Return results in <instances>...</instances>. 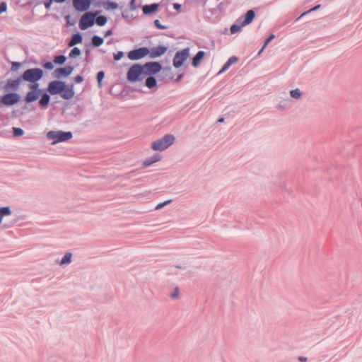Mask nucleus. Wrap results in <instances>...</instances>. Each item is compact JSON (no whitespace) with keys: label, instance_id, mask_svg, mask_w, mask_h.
Segmentation results:
<instances>
[{"label":"nucleus","instance_id":"4c0bfd02","mask_svg":"<svg viewBox=\"0 0 362 362\" xmlns=\"http://www.w3.org/2000/svg\"><path fill=\"white\" fill-rule=\"evenodd\" d=\"M320 7H321L320 4H317V5L315 6L313 8H310L308 11L303 13L298 18H297L296 21H298L300 18H302L303 16L306 15L307 13H309L310 12H313V11L318 10Z\"/></svg>","mask_w":362,"mask_h":362},{"label":"nucleus","instance_id":"f03ea898","mask_svg":"<svg viewBox=\"0 0 362 362\" xmlns=\"http://www.w3.org/2000/svg\"><path fill=\"white\" fill-rule=\"evenodd\" d=\"M145 76L144 66L140 64H134L129 69L127 78L129 82L135 83L143 80Z\"/></svg>","mask_w":362,"mask_h":362},{"label":"nucleus","instance_id":"ddd939ff","mask_svg":"<svg viewBox=\"0 0 362 362\" xmlns=\"http://www.w3.org/2000/svg\"><path fill=\"white\" fill-rule=\"evenodd\" d=\"M51 95H52L48 93L47 89L44 88L40 94V97L38 100V105L42 109L47 108L49 105Z\"/></svg>","mask_w":362,"mask_h":362},{"label":"nucleus","instance_id":"9d476101","mask_svg":"<svg viewBox=\"0 0 362 362\" xmlns=\"http://www.w3.org/2000/svg\"><path fill=\"white\" fill-rule=\"evenodd\" d=\"M145 74L149 76H154L160 72L162 70V65L158 62H146L144 65Z\"/></svg>","mask_w":362,"mask_h":362},{"label":"nucleus","instance_id":"603ef678","mask_svg":"<svg viewBox=\"0 0 362 362\" xmlns=\"http://www.w3.org/2000/svg\"><path fill=\"white\" fill-rule=\"evenodd\" d=\"M173 8H174V9H175V11H178V12H179V11H180V10H181L182 5H181V4H178V3H175V4H173Z\"/></svg>","mask_w":362,"mask_h":362},{"label":"nucleus","instance_id":"b1692460","mask_svg":"<svg viewBox=\"0 0 362 362\" xmlns=\"http://www.w3.org/2000/svg\"><path fill=\"white\" fill-rule=\"evenodd\" d=\"M104 42L103 37L99 36V35H93L91 38V44L95 47H98L100 45H102Z\"/></svg>","mask_w":362,"mask_h":362},{"label":"nucleus","instance_id":"39448f33","mask_svg":"<svg viewBox=\"0 0 362 362\" xmlns=\"http://www.w3.org/2000/svg\"><path fill=\"white\" fill-rule=\"evenodd\" d=\"M73 137L71 132L59 131H49L47 134V138L49 140H53L52 144H56L60 142H65L69 141Z\"/></svg>","mask_w":362,"mask_h":362},{"label":"nucleus","instance_id":"13d9d810","mask_svg":"<svg viewBox=\"0 0 362 362\" xmlns=\"http://www.w3.org/2000/svg\"><path fill=\"white\" fill-rule=\"evenodd\" d=\"M224 120H225V119H224L223 117H221V118H219V119L217 120V122H218V123H222V122H224Z\"/></svg>","mask_w":362,"mask_h":362},{"label":"nucleus","instance_id":"1a4fd4ad","mask_svg":"<svg viewBox=\"0 0 362 362\" xmlns=\"http://www.w3.org/2000/svg\"><path fill=\"white\" fill-rule=\"evenodd\" d=\"M21 100V95L15 92L7 93L0 98V104L6 106H12Z\"/></svg>","mask_w":362,"mask_h":362},{"label":"nucleus","instance_id":"5fc2aeb1","mask_svg":"<svg viewBox=\"0 0 362 362\" xmlns=\"http://www.w3.org/2000/svg\"><path fill=\"white\" fill-rule=\"evenodd\" d=\"M298 360L300 362H306L308 359H307V357H305V356H299Z\"/></svg>","mask_w":362,"mask_h":362},{"label":"nucleus","instance_id":"5701e85b","mask_svg":"<svg viewBox=\"0 0 362 362\" xmlns=\"http://www.w3.org/2000/svg\"><path fill=\"white\" fill-rule=\"evenodd\" d=\"M238 58L235 56L230 57L228 61L223 64L221 69L219 71L218 74H221L224 71H226L229 67L234 64L235 62H238Z\"/></svg>","mask_w":362,"mask_h":362},{"label":"nucleus","instance_id":"c756f323","mask_svg":"<svg viewBox=\"0 0 362 362\" xmlns=\"http://www.w3.org/2000/svg\"><path fill=\"white\" fill-rule=\"evenodd\" d=\"M118 7H119V5H118L117 3H116L115 1H107L105 3V9H106V10H116L117 8H118Z\"/></svg>","mask_w":362,"mask_h":362},{"label":"nucleus","instance_id":"4468645a","mask_svg":"<svg viewBox=\"0 0 362 362\" xmlns=\"http://www.w3.org/2000/svg\"><path fill=\"white\" fill-rule=\"evenodd\" d=\"M168 50V47L165 45H158L156 47H152L150 49V52L148 53L149 56L152 59L158 58L163 55L166 51Z\"/></svg>","mask_w":362,"mask_h":362},{"label":"nucleus","instance_id":"393cba45","mask_svg":"<svg viewBox=\"0 0 362 362\" xmlns=\"http://www.w3.org/2000/svg\"><path fill=\"white\" fill-rule=\"evenodd\" d=\"M146 86L151 89L157 85V80L154 76H148L145 81Z\"/></svg>","mask_w":362,"mask_h":362},{"label":"nucleus","instance_id":"bb28decb","mask_svg":"<svg viewBox=\"0 0 362 362\" xmlns=\"http://www.w3.org/2000/svg\"><path fill=\"white\" fill-rule=\"evenodd\" d=\"M66 61V57L64 54L56 55L54 57L53 62L58 65L64 64Z\"/></svg>","mask_w":362,"mask_h":362},{"label":"nucleus","instance_id":"2eb2a0df","mask_svg":"<svg viewBox=\"0 0 362 362\" xmlns=\"http://www.w3.org/2000/svg\"><path fill=\"white\" fill-rule=\"evenodd\" d=\"M42 92L28 90L24 98V101L27 104L32 103L40 99Z\"/></svg>","mask_w":362,"mask_h":362},{"label":"nucleus","instance_id":"a19ab883","mask_svg":"<svg viewBox=\"0 0 362 362\" xmlns=\"http://www.w3.org/2000/svg\"><path fill=\"white\" fill-rule=\"evenodd\" d=\"M154 25L160 30H165L168 28V26L162 25L159 20L156 19L153 22Z\"/></svg>","mask_w":362,"mask_h":362},{"label":"nucleus","instance_id":"dca6fc26","mask_svg":"<svg viewBox=\"0 0 362 362\" xmlns=\"http://www.w3.org/2000/svg\"><path fill=\"white\" fill-rule=\"evenodd\" d=\"M22 79H21V76H19L18 77H17L16 79L14 80H8L7 81V83H6L5 86H4V89L6 90H17L18 88V86L20 85V83L22 82Z\"/></svg>","mask_w":362,"mask_h":362},{"label":"nucleus","instance_id":"3c124183","mask_svg":"<svg viewBox=\"0 0 362 362\" xmlns=\"http://www.w3.org/2000/svg\"><path fill=\"white\" fill-rule=\"evenodd\" d=\"M83 77L81 76V75H77L75 78H74V81L75 83H81L83 81Z\"/></svg>","mask_w":362,"mask_h":362},{"label":"nucleus","instance_id":"c03bdc74","mask_svg":"<svg viewBox=\"0 0 362 362\" xmlns=\"http://www.w3.org/2000/svg\"><path fill=\"white\" fill-rule=\"evenodd\" d=\"M42 66L47 70H52L54 68V64L52 62H46L42 64Z\"/></svg>","mask_w":362,"mask_h":362},{"label":"nucleus","instance_id":"423d86ee","mask_svg":"<svg viewBox=\"0 0 362 362\" xmlns=\"http://www.w3.org/2000/svg\"><path fill=\"white\" fill-rule=\"evenodd\" d=\"M100 13L99 11L95 12L86 11L79 20V28L82 30H87L95 24V17Z\"/></svg>","mask_w":362,"mask_h":362},{"label":"nucleus","instance_id":"bf43d9fd","mask_svg":"<svg viewBox=\"0 0 362 362\" xmlns=\"http://www.w3.org/2000/svg\"><path fill=\"white\" fill-rule=\"evenodd\" d=\"M89 54H90V50L88 49H86V56L88 57L89 55Z\"/></svg>","mask_w":362,"mask_h":362},{"label":"nucleus","instance_id":"6e6d98bb","mask_svg":"<svg viewBox=\"0 0 362 362\" xmlns=\"http://www.w3.org/2000/svg\"><path fill=\"white\" fill-rule=\"evenodd\" d=\"M184 74H180L177 76V78L175 79V81L178 82L183 78Z\"/></svg>","mask_w":362,"mask_h":362},{"label":"nucleus","instance_id":"473e14b6","mask_svg":"<svg viewBox=\"0 0 362 362\" xmlns=\"http://www.w3.org/2000/svg\"><path fill=\"white\" fill-rule=\"evenodd\" d=\"M244 25H241V22H240V24H233L230 27V33L232 34L237 33L241 30L242 27Z\"/></svg>","mask_w":362,"mask_h":362},{"label":"nucleus","instance_id":"20e7f679","mask_svg":"<svg viewBox=\"0 0 362 362\" xmlns=\"http://www.w3.org/2000/svg\"><path fill=\"white\" fill-rule=\"evenodd\" d=\"M175 141V137L173 134H167L162 138L152 142L151 148L154 151H164L172 146Z\"/></svg>","mask_w":362,"mask_h":362},{"label":"nucleus","instance_id":"e433bc0d","mask_svg":"<svg viewBox=\"0 0 362 362\" xmlns=\"http://www.w3.org/2000/svg\"><path fill=\"white\" fill-rule=\"evenodd\" d=\"M24 134V131L23 129L19 127H13V134L16 137H19L23 136Z\"/></svg>","mask_w":362,"mask_h":362},{"label":"nucleus","instance_id":"0eeeda50","mask_svg":"<svg viewBox=\"0 0 362 362\" xmlns=\"http://www.w3.org/2000/svg\"><path fill=\"white\" fill-rule=\"evenodd\" d=\"M189 47H185L175 53L173 61L175 68L178 69L184 64L185 62L189 57Z\"/></svg>","mask_w":362,"mask_h":362},{"label":"nucleus","instance_id":"ea45409f","mask_svg":"<svg viewBox=\"0 0 362 362\" xmlns=\"http://www.w3.org/2000/svg\"><path fill=\"white\" fill-rule=\"evenodd\" d=\"M64 19L66 21V23L67 26H74L76 24V21L73 20L71 21V18L70 15H66L64 17Z\"/></svg>","mask_w":362,"mask_h":362},{"label":"nucleus","instance_id":"a18cd8bd","mask_svg":"<svg viewBox=\"0 0 362 362\" xmlns=\"http://www.w3.org/2000/svg\"><path fill=\"white\" fill-rule=\"evenodd\" d=\"M124 57V52L122 51H119L117 53L114 54V59L115 61L120 60Z\"/></svg>","mask_w":362,"mask_h":362},{"label":"nucleus","instance_id":"f8f14e48","mask_svg":"<svg viewBox=\"0 0 362 362\" xmlns=\"http://www.w3.org/2000/svg\"><path fill=\"white\" fill-rule=\"evenodd\" d=\"M74 69V67L72 66L57 68L54 71V76L58 78L67 77L73 72Z\"/></svg>","mask_w":362,"mask_h":362},{"label":"nucleus","instance_id":"a878e982","mask_svg":"<svg viewBox=\"0 0 362 362\" xmlns=\"http://www.w3.org/2000/svg\"><path fill=\"white\" fill-rule=\"evenodd\" d=\"M107 22V18L105 16L100 15L95 17V23L99 26H104Z\"/></svg>","mask_w":362,"mask_h":362},{"label":"nucleus","instance_id":"4be33fe9","mask_svg":"<svg viewBox=\"0 0 362 362\" xmlns=\"http://www.w3.org/2000/svg\"><path fill=\"white\" fill-rule=\"evenodd\" d=\"M160 158H161L160 155H159L158 153L154 154L151 157L146 158L144 161L143 165L145 167H148V166L151 165L152 164H153L154 163L159 161L160 160Z\"/></svg>","mask_w":362,"mask_h":362},{"label":"nucleus","instance_id":"7c9ffc66","mask_svg":"<svg viewBox=\"0 0 362 362\" xmlns=\"http://www.w3.org/2000/svg\"><path fill=\"white\" fill-rule=\"evenodd\" d=\"M81 54V51L78 47H74L70 53H69V57L70 58H76Z\"/></svg>","mask_w":362,"mask_h":362},{"label":"nucleus","instance_id":"c85d7f7f","mask_svg":"<svg viewBox=\"0 0 362 362\" xmlns=\"http://www.w3.org/2000/svg\"><path fill=\"white\" fill-rule=\"evenodd\" d=\"M72 254L71 252H67L64 255V256L61 259L59 264L64 265L69 264L71 262Z\"/></svg>","mask_w":362,"mask_h":362},{"label":"nucleus","instance_id":"09e8293b","mask_svg":"<svg viewBox=\"0 0 362 362\" xmlns=\"http://www.w3.org/2000/svg\"><path fill=\"white\" fill-rule=\"evenodd\" d=\"M179 294H180L179 288L176 287L174 289V291L171 294V298H177L179 297Z\"/></svg>","mask_w":362,"mask_h":362},{"label":"nucleus","instance_id":"4d7b16f0","mask_svg":"<svg viewBox=\"0 0 362 362\" xmlns=\"http://www.w3.org/2000/svg\"><path fill=\"white\" fill-rule=\"evenodd\" d=\"M66 1V0H54V2L57 4H62L64 3Z\"/></svg>","mask_w":362,"mask_h":362},{"label":"nucleus","instance_id":"c9c22d12","mask_svg":"<svg viewBox=\"0 0 362 362\" xmlns=\"http://www.w3.org/2000/svg\"><path fill=\"white\" fill-rule=\"evenodd\" d=\"M290 95L293 98L298 99L302 95V92L300 90V89L296 88L294 90H291L290 92Z\"/></svg>","mask_w":362,"mask_h":362},{"label":"nucleus","instance_id":"864d4df0","mask_svg":"<svg viewBox=\"0 0 362 362\" xmlns=\"http://www.w3.org/2000/svg\"><path fill=\"white\" fill-rule=\"evenodd\" d=\"M112 35V29H109L107 30L105 33V37H107L110 35Z\"/></svg>","mask_w":362,"mask_h":362},{"label":"nucleus","instance_id":"49530a36","mask_svg":"<svg viewBox=\"0 0 362 362\" xmlns=\"http://www.w3.org/2000/svg\"><path fill=\"white\" fill-rule=\"evenodd\" d=\"M53 2H54V0H45L44 1V6L45 8L47 10H49Z\"/></svg>","mask_w":362,"mask_h":362},{"label":"nucleus","instance_id":"9b49d317","mask_svg":"<svg viewBox=\"0 0 362 362\" xmlns=\"http://www.w3.org/2000/svg\"><path fill=\"white\" fill-rule=\"evenodd\" d=\"M74 9L78 12H86L92 4V0H72Z\"/></svg>","mask_w":362,"mask_h":362},{"label":"nucleus","instance_id":"72a5a7b5","mask_svg":"<svg viewBox=\"0 0 362 362\" xmlns=\"http://www.w3.org/2000/svg\"><path fill=\"white\" fill-rule=\"evenodd\" d=\"M275 38V35L274 34H271L269 35V36L266 39L262 49L259 50V54L266 48V47L268 45V44Z\"/></svg>","mask_w":362,"mask_h":362},{"label":"nucleus","instance_id":"2f4dec72","mask_svg":"<svg viewBox=\"0 0 362 362\" xmlns=\"http://www.w3.org/2000/svg\"><path fill=\"white\" fill-rule=\"evenodd\" d=\"M1 216H6L11 214V210L9 206H3L0 208Z\"/></svg>","mask_w":362,"mask_h":362},{"label":"nucleus","instance_id":"aec40b11","mask_svg":"<svg viewBox=\"0 0 362 362\" xmlns=\"http://www.w3.org/2000/svg\"><path fill=\"white\" fill-rule=\"evenodd\" d=\"M158 77L161 78V79L168 78L172 80L173 78V74L172 73V70L170 67L163 68L160 72Z\"/></svg>","mask_w":362,"mask_h":362},{"label":"nucleus","instance_id":"412c9836","mask_svg":"<svg viewBox=\"0 0 362 362\" xmlns=\"http://www.w3.org/2000/svg\"><path fill=\"white\" fill-rule=\"evenodd\" d=\"M83 41V36L80 33L74 34L71 36V40L69 42V47H73L77 44L81 43Z\"/></svg>","mask_w":362,"mask_h":362},{"label":"nucleus","instance_id":"37998d69","mask_svg":"<svg viewBox=\"0 0 362 362\" xmlns=\"http://www.w3.org/2000/svg\"><path fill=\"white\" fill-rule=\"evenodd\" d=\"M21 66V63L15 62L12 64L11 70V71H16L19 69V68Z\"/></svg>","mask_w":362,"mask_h":362},{"label":"nucleus","instance_id":"f3484780","mask_svg":"<svg viewBox=\"0 0 362 362\" xmlns=\"http://www.w3.org/2000/svg\"><path fill=\"white\" fill-rule=\"evenodd\" d=\"M159 8V4L157 3H153L151 4H146L142 6V11L144 15H151L153 13H155L158 11Z\"/></svg>","mask_w":362,"mask_h":362},{"label":"nucleus","instance_id":"f257e3e1","mask_svg":"<svg viewBox=\"0 0 362 362\" xmlns=\"http://www.w3.org/2000/svg\"><path fill=\"white\" fill-rule=\"evenodd\" d=\"M74 84H66L65 81L61 80H54L50 81L47 87V91L52 95L59 94L64 100H71L74 97Z\"/></svg>","mask_w":362,"mask_h":362},{"label":"nucleus","instance_id":"7ed1b4c3","mask_svg":"<svg viewBox=\"0 0 362 362\" xmlns=\"http://www.w3.org/2000/svg\"><path fill=\"white\" fill-rule=\"evenodd\" d=\"M23 81L31 83L40 81L44 76V71L41 68H30L20 75Z\"/></svg>","mask_w":362,"mask_h":362},{"label":"nucleus","instance_id":"de8ad7c7","mask_svg":"<svg viewBox=\"0 0 362 362\" xmlns=\"http://www.w3.org/2000/svg\"><path fill=\"white\" fill-rule=\"evenodd\" d=\"M7 10V4L6 2L3 1L0 3V14L6 12Z\"/></svg>","mask_w":362,"mask_h":362},{"label":"nucleus","instance_id":"8fccbe9b","mask_svg":"<svg viewBox=\"0 0 362 362\" xmlns=\"http://www.w3.org/2000/svg\"><path fill=\"white\" fill-rule=\"evenodd\" d=\"M129 8L132 11H134L136 9L137 6H136V0H131L129 2Z\"/></svg>","mask_w":362,"mask_h":362},{"label":"nucleus","instance_id":"6ab92c4d","mask_svg":"<svg viewBox=\"0 0 362 362\" xmlns=\"http://www.w3.org/2000/svg\"><path fill=\"white\" fill-rule=\"evenodd\" d=\"M205 54H206V52L204 51L199 50L195 54V56L193 57L192 62V65L194 67H197L199 65V64L202 62V60L203 59V58L204 57Z\"/></svg>","mask_w":362,"mask_h":362},{"label":"nucleus","instance_id":"f704fd0d","mask_svg":"<svg viewBox=\"0 0 362 362\" xmlns=\"http://www.w3.org/2000/svg\"><path fill=\"white\" fill-rule=\"evenodd\" d=\"M105 77V72L103 71H100L97 73L96 78L98 84V87L102 86V81Z\"/></svg>","mask_w":362,"mask_h":362},{"label":"nucleus","instance_id":"79ce46f5","mask_svg":"<svg viewBox=\"0 0 362 362\" xmlns=\"http://www.w3.org/2000/svg\"><path fill=\"white\" fill-rule=\"evenodd\" d=\"M172 202V199H168V200H166L163 202H161L160 204H158L156 206V210H158V209H162L163 206H166L167 204H170V202Z\"/></svg>","mask_w":362,"mask_h":362},{"label":"nucleus","instance_id":"cd10ccee","mask_svg":"<svg viewBox=\"0 0 362 362\" xmlns=\"http://www.w3.org/2000/svg\"><path fill=\"white\" fill-rule=\"evenodd\" d=\"M29 90L42 92L44 88H40L39 81H34L29 83L28 85Z\"/></svg>","mask_w":362,"mask_h":362},{"label":"nucleus","instance_id":"6e6552de","mask_svg":"<svg viewBox=\"0 0 362 362\" xmlns=\"http://www.w3.org/2000/svg\"><path fill=\"white\" fill-rule=\"evenodd\" d=\"M150 48L147 47H141L139 48L134 49L127 53L128 58L130 60L136 61L139 60L148 54Z\"/></svg>","mask_w":362,"mask_h":362},{"label":"nucleus","instance_id":"58836bf2","mask_svg":"<svg viewBox=\"0 0 362 362\" xmlns=\"http://www.w3.org/2000/svg\"><path fill=\"white\" fill-rule=\"evenodd\" d=\"M105 1H101V0H92V4L95 7H104L105 6Z\"/></svg>","mask_w":362,"mask_h":362},{"label":"nucleus","instance_id":"052dcab7","mask_svg":"<svg viewBox=\"0 0 362 362\" xmlns=\"http://www.w3.org/2000/svg\"><path fill=\"white\" fill-rule=\"evenodd\" d=\"M176 268L182 269V267L181 266L177 265V266H176Z\"/></svg>","mask_w":362,"mask_h":362},{"label":"nucleus","instance_id":"a211bd4d","mask_svg":"<svg viewBox=\"0 0 362 362\" xmlns=\"http://www.w3.org/2000/svg\"><path fill=\"white\" fill-rule=\"evenodd\" d=\"M255 18V12L253 9L248 10L243 16V21L241 22V25H247L251 23Z\"/></svg>","mask_w":362,"mask_h":362}]
</instances>
